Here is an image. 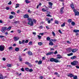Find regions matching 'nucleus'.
<instances>
[{"mask_svg": "<svg viewBox=\"0 0 79 79\" xmlns=\"http://www.w3.org/2000/svg\"><path fill=\"white\" fill-rule=\"evenodd\" d=\"M42 63V60H39L38 62V64H41Z\"/></svg>", "mask_w": 79, "mask_h": 79, "instance_id": "obj_20", "label": "nucleus"}, {"mask_svg": "<svg viewBox=\"0 0 79 79\" xmlns=\"http://www.w3.org/2000/svg\"><path fill=\"white\" fill-rule=\"evenodd\" d=\"M77 58V57L75 56H74L72 57H71V59L72 60H73V59H75V58Z\"/></svg>", "mask_w": 79, "mask_h": 79, "instance_id": "obj_18", "label": "nucleus"}, {"mask_svg": "<svg viewBox=\"0 0 79 79\" xmlns=\"http://www.w3.org/2000/svg\"><path fill=\"white\" fill-rule=\"evenodd\" d=\"M71 64L73 66H76L78 64V62L76 60H74L71 62Z\"/></svg>", "mask_w": 79, "mask_h": 79, "instance_id": "obj_4", "label": "nucleus"}, {"mask_svg": "<svg viewBox=\"0 0 79 79\" xmlns=\"http://www.w3.org/2000/svg\"><path fill=\"white\" fill-rule=\"evenodd\" d=\"M49 44L50 45H53V43L52 42H50Z\"/></svg>", "mask_w": 79, "mask_h": 79, "instance_id": "obj_29", "label": "nucleus"}, {"mask_svg": "<svg viewBox=\"0 0 79 79\" xmlns=\"http://www.w3.org/2000/svg\"><path fill=\"white\" fill-rule=\"evenodd\" d=\"M45 20L46 21H48L50 20V19L48 18H46Z\"/></svg>", "mask_w": 79, "mask_h": 79, "instance_id": "obj_41", "label": "nucleus"}, {"mask_svg": "<svg viewBox=\"0 0 79 79\" xmlns=\"http://www.w3.org/2000/svg\"><path fill=\"white\" fill-rule=\"evenodd\" d=\"M71 24L72 26H75L76 24V23H75L74 22H72Z\"/></svg>", "mask_w": 79, "mask_h": 79, "instance_id": "obj_25", "label": "nucleus"}, {"mask_svg": "<svg viewBox=\"0 0 79 79\" xmlns=\"http://www.w3.org/2000/svg\"><path fill=\"white\" fill-rule=\"evenodd\" d=\"M58 23L59 22L57 20H55V24H58Z\"/></svg>", "mask_w": 79, "mask_h": 79, "instance_id": "obj_33", "label": "nucleus"}, {"mask_svg": "<svg viewBox=\"0 0 79 79\" xmlns=\"http://www.w3.org/2000/svg\"><path fill=\"white\" fill-rule=\"evenodd\" d=\"M53 39H51L49 40V42H53Z\"/></svg>", "mask_w": 79, "mask_h": 79, "instance_id": "obj_54", "label": "nucleus"}, {"mask_svg": "<svg viewBox=\"0 0 79 79\" xmlns=\"http://www.w3.org/2000/svg\"><path fill=\"white\" fill-rule=\"evenodd\" d=\"M47 40H50V38L49 37H47Z\"/></svg>", "mask_w": 79, "mask_h": 79, "instance_id": "obj_43", "label": "nucleus"}, {"mask_svg": "<svg viewBox=\"0 0 79 79\" xmlns=\"http://www.w3.org/2000/svg\"><path fill=\"white\" fill-rule=\"evenodd\" d=\"M58 53V52L56 51L54 53V54H55V55H56V54Z\"/></svg>", "mask_w": 79, "mask_h": 79, "instance_id": "obj_52", "label": "nucleus"}, {"mask_svg": "<svg viewBox=\"0 0 79 79\" xmlns=\"http://www.w3.org/2000/svg\"><path fill=\"white\" fill-rule=\"evenodd\" d=\"M50 61L51 62H54L55 63H58V62H59V60H58L53 58H51L50 60Z\"/></svg>", "mask_w": 79, "mask_h": 79, "instance_id": "obj_3", "label": "nucleus"}, {"mask_svg": "<svg viewBox=\"0 0 79 79\" xmlns=\"http://www.w3.org/2000/svg\"><path fill=\"white\" fill-rule=\"evenodd\" d=\"M33 21L35 24H36V23H37V20H36L35 19H34L33 20Z\"/></svg>", "mask_w": 79, "mask_h": 79, "instance_id": "obj_32", "label": "nucleus"}, {"mask_svg": "<svg viewBox=\"0 0 79 79\" xmlns=\"http://www.w3.org/2000/svg\"><path fill=\"white\" fill-rule=\"evenodd\" d=\"M70 7L72 10H75V7H74V4L73 3H72L70 4Z\"/></svg>", "mask_w": 79, "mask_h": 79, "instance_id": "obj_7", "label": "nucleus"}, {"mask_svg": "<svg viewBox=\"0 0 79 79\" xmlns=\"http://www.w3.org/2000/svg\"><path fill=\"white\" fill-rule=\"evenodd\" d=\"M11 15H15V13L13 11H12L11 12Z\"/></svg>", "mask_w": 79, "mask_h": 79, "instance_id": "obj_39", "label": "nucleus"}, {"mask_svg": "<svg viewBox=\"0 0 79 79\" xmlns=\"http://www.w3.org/2000/svg\"><path fill=\"white\" fill-rule=\"evenodd\" d=\"M9 50H13V48L12 47H10L9 48Z\"/></svg>", "mask_w": 79, "mask_h": 79, "instance_id": "obj_42", "label": "nucleus"}, {"mask_svg": "<svg viewBox=\"0 0 79 79\" xmlns=\"http://www.w3.org/2000/svg\"><path fill=\"white\" fill-rule=\"evenodd\" d=\"M59 33H60V34H62V33L61 32V30H59Z\"/></svg>", "mask_w": 79, "mask_h": 79, "instance_id": "obj_60", "label": "nucleus"}, {"mask_svg": "<svg viewBox=\"0 0 79 79\" xmlns=\"http://www.w3.org/2000/svg\"><path fill=\"white\" fill-rule=\"evenodd\" d=\"M33 71V70L32 69H30V72H32Z\"/></svg>", "mask_w": 79, "mask_h": 79, "instance_id": "obj_64", "label": "nucleus"}, {"mask_svg": "<svg viewBox=\"0 0 79 79\" xmlns=\"http://www.w3.org/2000/svg\"><path fill=\"white\" fill-rule=\"evenodd\" d=\"M14 38L15 41H17L19 39V37H14Z\"/></svg>", "mask_w": 79, "mask_h": 79, "instance_id": "obj_17", "label": "nucleus"}, {"mask_svg": "<svg viewBox=\"0 0 79 79\" xmlns=\"http://www.w3.org/2000/svg\"><path fill=\"white\" fill-rule=\"evenodd\" d=\"M25 69L27 71H30V69H29L28 68H25Z\"/></svg>", "mask_w": 79, "mask_h": 79, "instance_id": "obj_31", "label": "nucleus"}, {"mask_svg": "<svg viewBox=\"0 0 79 79\" xmlns=\"http://www.w3.org/2000/svg\"><path fill=\"white\" fill-rule=\"evenodd\" d=\"M2 60L4 61H5V60H6V59L5 58H2Z\"/></svg>", "mask_w": 79, "mask_h": 79, "instance_id": "obj_63", "label": "nucleus"}, {"mask_svg": "<svg viewBox=\"0 0 79 79\" xmlns=\"http://www.w3.org/2000/svg\"><path fill=\"white\" fill-rule=\"evenodd\" d=\"M48 3L49 5L50 6L48 7V8H51V9H52V5H53V3L50 2H49Z\"/></svg>", "mask_w": 79, "mask_h": 79, "instance_id": "obj_9", "label": "nucleus"}, {"mask_svg": "<svg viewBox=\"0 0 79 79\" xmlns=\"http://www.w3.org/2000/svg\"><path fill=\"white\" fill-rule=\"evenodd\" d=\"M73 55V53L72 52L69 54H67V55L69 56H72V55Z\"/></svg>", "mask_w": 79, "mask_h": 79, "instance_id": "obj_22", "label": "nucleus"}, {"mask_svg": "<svg viewBox=\"0 0 79 79\" xmlns=\"http://www.w3.org/2000/svg\"><path fill=\"white\" fill-rule=\"evenodd\" d=\"M30 21L31 22V23H30V26H34V22L31 19H30Z\"/></svg>", "mask_w": 79, "mask_h": 79, "instance_id": "obj_10", "label": "nucleus"}, {"mask_svg": "<svg viewBox=\"0 0 79 79\" xmlns=\"http://www.w3.org/2000/svg\"><path fill=\"white\" fill-rule=\"evenodd\" d=\"M41 35L42 36V35H44V33H40V35Z\"/></svg>", "mask_w": 79, "mask_h": 79, "instance_id": "obj_62", "label": "nucleus"}, {"mask_svg": "<svg viewBox=\"0 0 79 79\" xmlns=\"http://www.w3.org/2000/svg\"><path fill=\"white\" fill-rule=\"evenodd\" d=\"M61 27H64V26H65V23H63V24L61 25Z\"/></svg>", "mask_w": 79, "mask_h": 79, "instance_id": "obj_40", "label": "nucleus"}, {"mask_svg": "<svg viewBox=\"0 0 79 79\" xmlns=\"http://www.w3.org/2000/svg\"><path fill=\"white\" fill-rule=\"evenodd\" d=\"M33 34L34 35H36V33L35 32H33Z\"/></svg>", "mask_w": 79, "mask_h": 79, "instance_id": "obj_49", "label": "nucleus"}, {"mask_svg": "<svg viewBox=\"0 0 79 79\" xmlns=\"http://www.w3.org/2000/svg\"><path fill=\"white\" fill-rule=\"evenodd\" d=\"M22 44H25V41L24 40H22Z\"/></svg>", "mask_w": 79, "mask_h": 79, "instance_id": "obj_47", "label": "nucleus"}, {"mask_svg": "<svg viewBox=\"0 0 79 79\" xmlns=\"http://www.w3.org/2000/svg\"><path fill=\"white\" fill-rule=\"evenodd\" d=\"M15 50L16 52H18L19 50V49L18 48H17L15 49Z\"/></svg>", "mask_w": 79, "mask_h": 79, "instance_id": "obj_23", "label": "nucleus"}, {"mask_svg": "<svg viewBox=\"0 0 79 79\" xmlns=\"http://www.w3.org/2000/svg\"><path fill=\"white\" fill-rule=\"evenodd\" d=\"M25 64H27V65H29L30 64V63H29V62H25Z\"/></svg>", "mask_w": 79, "mask_h": 79, "instance_id": "obj_34", "label": "nucleus"}, {"mask_svg": "<svg viewBox=\"0 0 79 79\" xmlns=\"http://www.w3.org/2000/svg\"><path fill=\"white\" fill-rule=\"evenodd\" d=\"M48 24H50L51 23V21L49 20L48 21Z\"/></svg>", "mask_w": 79, "mask_h": 79, "instance_id": "obj_57", "label": "nucleus"}, {"mask_svg": "<svg viewBox=\"0 0 79 79\" xmlns=\"http://www.w3.org/2000/svg\"><path fill=\"white\" fill-rule=\"evenodd\" d=\"M18 23V21H16L14 22V23H15V24H16Z\"/></svg>", "mask_w": 79, "mask_h": 79, "instance_id": "obj_56", "label": "nucleus"}, {"mask_svg": "<svg viewBox=\"0 0 79 79\" xmlns=\"http://www.w3.org/2000/svg\"><path fill=\"white\" fill-rule=\"evenodd\" d=\"M72 21V19H69L68 20V22L69 23H71Z\"/></svg>", "mask_w": 79, "mask_h": 79, "instance_id": "obj_24", "label": "nucleus"}, {"mask_svg": "<svg viewBox=\"0 0 79 79\" xmlns=\"http://www.w3.org/2000/svg\"><path fill=\"white\" fill-rule=\"evenodd\" d=\"M3 37H5V36H4L2 35H0V38H3Z\"/></svg>", "mask_w": 79, "mask_h": 79, "instance_id": "obj_46", "label": "nucleus"}, {"mask_svg": "<svg viewBox=\"0 0 79 79\" xmlns=\"http://www.w3.org/2000/svg\"><path fill=\"white\" fill-rule=\"evenodd\" d=\"M54 75H58V73L57 72H55L54 73Z\"/></svg>", "mask_w": 79, "mask_h": 79, "instance_id": "obj_50", "label": "nucleus"}, {"mask_svg": "<svg viewBox=\"0 0 79 79\" xmlns=\"http://www.w3.org/2000/svg\"><path fill=\"white\" fill-rule=\"evenodd\" d=\"M78 50L77 49H72V51L73 53H75Z\"/></svg>", "mask_w": 79, "mask_h": 79, "instance_id": "obj_16", "label": "nucleus"}, {"mask_svg": "<svg viewBox=\"0 0 79 79\" xmlns=\"http://www.w3.org/2000/svg\"><path fill=\"white\" fill-rule=\"evenodd\" d=\"M47 16H48V17H52V15H50V14H48L46 15Z\"/></svg>", "mask_w": 79, "mask_h": 79, "instance_id": "obj_44", "label": "nucleus"}, {"mask_svg": "<svg viewBox=\"0 0 79 79\" xmlns=\"http://www.w3.org/2000/svg\"><path fill=\"white\" fill-rule=\"evenodd\" d=\"M68 77H70L71 78V77H74V75L72 73H69L68 75Z\"/></svg>", "mask_w": 79, "mask_h": 79, "instance_id": "obj_13", "label": "nucleus"}, {"mask_svg": "<svg viewBox=\"0 0 79 79\" xmlns=\"http://www.w3.org/2000/svg\"><path fill=\"white\" fill-rule=\"evenodd\" d=\"M54 52H50L48 53H47L46 54V56H48V55H52V54H53Z\"/></svg>", "mask_w": 79, "mask_h": 79, "instance_id": "obj_14", "label": "nucleus"}, {"mask_svg": "<svg viewBox=\"0 0 79 79\" xmlns=\"http://www.w3.org/2000/svg\"><path fill=\"white\" fill-rule=\"evenodd\" d=\"M43 76H41L39 78L40 79H43Z\"/></svg>", "mask_w": 79, "mask_h": 79, "instance_id": "obj_48", "label": "nucleus"}, {"mask_svg": "<svg viewBox=\"0 0 79 79\" xmlns=\"http://www.w3.org/2000/svg\"><path fill=\"white\" fill-rule=\"evenodd\" d=\"M25 2H26V3H29L30 2H29L28 0H26L25 1Z\"/></svg>", "mask_w": 79, "mask_h": 79, "instance_id": "obj_30", "label": "nucleus"}, {"mask_svg": "<svg viewBox=\"0 0 79 79\" xmlns=\"http://www.w3.org/2000/svg\"><path fill=\"white\" fill-rule=\"evenodd\" d=\"M73 77L74 79H77V76H73Z\"/></svg>", "mask_w": 79, "mask_h": 79, "instance_id": "obj_36", "label": "nucleus"}, {"mask_svg": "<svg viewBox=\"0 0 79 79\" xmlns=\"http://www.w3.org/2000/svg\"><path fill=\"white\" fill-rule=\"evenodd\" d=\"M6 9L7 10H8L10 9V8L8 7H6Z\"/></svg>", "mask_w": 79, "mask_h": 79, "instance_id": "obj_55", "label": "nucleus"}, {"mask_svg": "<svg viewBox=\"0 0 79 79\" xmlns=\"http://www.w3.org/2000/svg\"><path fill=\"white\" fill-rule=\"evenodd\" d=\"M20 69L22 71H23V72L24 71V69L23 68H22V69Z\"/></svg>", "mask_w": 79, "mask_h": 79, "instance_id": "obj_45", "label": "nucleus"}, {"mask_svg": "<svg viewBox=\"0 0 79 79\" xmlns=\"http://www.w3.org/2000/svg\"><path fill=\"white\" fill-rule=\"evenodd\" d=\"M38 44L39 45H40V46H41V45H42L43 44V43L41 42H40L38 43Z\"/></svg>", "mask_w": 79, "mask_h": 79, "instance_id": "obj_28", "label": "nucleus"}, {"mask_svg": "<svg viewBox=\"0 0 79 79\" xmlns=\"http://www.w3.org/2000/svg\"><path fill=\"white\" fill-rule=\"evenodd\" d=\"M14 18V16H13L12 15H10L9 16V19H12V18Z\"/></svg>", "mask_w": 79, "mask_h": 79, "instance_id": "obj_26", "label": "nucleus"}, {"mask_svg": "<svg viewBox=\"0 0 79 79\" xmlns=\"http://www.w3.org/2000/svg\"><path fill=\"white\" fill-rule=\"evenodd\" d=\"M66 50L67 52L70 53V52H71V51H72V48H69L66 49Z\"/></svg>", "mask_w": 79, "mask_h": 79, "instance_id": "obj_11", "label": "nucleus"}, {"mask_svg": "<svg viewBox=\"0 0 79 79\" xmlns=\"http://www.w3.org/2000/svg\"><path fill=\"white\" fill-rule=\"evenodd\" d=\"M73 12L75 13V16H79V12L78 11H77L76 10V9H74L73 10Z\"/></svg>", "mask_w": 79, "mask_h": 79, "instance_id": "obj_5", "label": "nucleus"}, {"mask_svg": "<svg viewBox=\"0 0 79 79\" xmlns=\"http://www.w3.org/2000/svg\"><path fill=\"white\" fill-rule=\"evenodd\" d=\"M46 8L47 9L45 10L44 8H43L42 9V11L44 12H45V11H47L48 10V8L47 7H46Z\"/></svg>", "mask_w": 79, "mask_h": 79, "instance_id": "obj_15", "label": "nucleus"}, {"mask_svg": "<svg viewBox=\"0 0 79 79\" xmlns=\"http://www.w3.org/2000/svg\"><path fill=\"white\" fill-rule=\"evenodd\" d=\"M7 67H11V65L10 64H9L7 65Z\"/></svg>", "mask_w": 79, "mask_h": 79, "instance_id": "obj_38", "label": "nucleus"}, {"mask_svg": "<svg viewBox=\"0 0 79 79\" xmlns=\"http://www.w3.org/2000/svg\"><path fill=\"white\" fill-rule=\"evenodd\" d=\"M5 50V48H4V46L3 45H0V51L1 52L2 51H3Z\"/></svg>", "mask_w": 79, "mask_h": 79, "instance_id": "obj_8", "label": "nucleus"}, {"mask_svg": "<svg viewBox=\"0 0 79 79\" xmlns=\"http://www.w3.org/2000/svg\"><path fill=\"white\" fill-rule=\"evenodd\" d=\"M8 5H11V2L10 1L8 3Z\"/></svg>", "mask_w": 79, "mask_h": 79, "instance_id": "obj_51", "label": "nucleus"}, {"mask_svg": "<svg viewBox=\"0 0 79 79\" xmlns=\"http://www.w3.org/2000/svg\"><path fill=\"white\" fill-rule=\"evenodd\" d=\"M52 34L53 36H54V37L55 36L56 34H55V32H54V31H52Z\"/></svg>", "mask_w": 79, "mask_h": 79, "instance_id": "obj_35", "label": "nucleus"}, {"mask_svg": "<svg viewBox=\"0 0 79 79\" xmlns=\"http://www.w3.org/2000/svg\"><path fill=\"white\" fill-rule=\"evenodd\" d=\"M37 37H38L39 39H41V38H42V36L39 35H38Z\"/></svg>", "mask_w": 79, "mask_h": 79, "instance_id": "obj_37", "label": "nucleus"}, {"mask_svg": "<svg viewBox=\"0 0 79 79\" xmlns=\"http://www.w3.org/2000/svg\"><path fill=\"white\" fill-rule=\"evenodd\" d=\"M63 10H64V7H63L60 9V13L61 15L64 13V11Z\"/></svg>", "mask_w": 79, "mask_h": 79, "instance_id": "obj_12", "label": "nucleus"}, {"mask_svg": "<svg viewBox=\"0 0 79 79\" xmlns=\"http://www.w3.org/2000/svg\"><path fill=\"white\" fill-rule=\"evenodd\" d=\"M57 57L56 58L57 60H60V59H61V58H63V57L60 54H58L57 55Z\"/></svg>", "mask_w": 79, "mask_h": 79, "instance_id": "obj_6", "label": "nucleus"}, {"mask_svg": "<svg viewBox=\"0 0 79 79\" xmlns=\"http://www.w3.org/2000/svg\"><path fill=\"white\" fill-rule=\"evenodd\" d=\"M29 16L28 14H25L24 15L23 18H28L27 20L28 21V24L29 25H30V18H29Z\"/></svg>", "mask_w": 79, "mask_h": 79, "instance_id": "obj_2", "label": "nucleus"}, {"mask_svg": "<svg viewBox=\"0 0 79 79\" xmlns=\"http://www.w3.org/2000/svg\"><path fill=\"white\" fill-rule=\"evenodd\" d=\"M11 26H9L8 28L6 27H3L2 28L1 31L4 33L6 30H8V31H10V30L11 29Z\"/></svg>", "mask_w": 79, "mask_h": 79, "instance_id": "obj_1", "label": "nucleus"}, {"mask_svg": "<svg viewBox=\"0 0 79 79\" xmlns=\"http://www.w3.org/2000/svg\"><path fill=\"white\" fill-rule=\"evenodd\" d=\"M28 40H26L25 41V43H28Z\"/></svg>", "mask_w": 79, "mask_h": 79, "instance_id": "obj_59", "label": "nucleus"}, {"mask_svg": "<svg viewBox=\"0 0 79 79\" xmlns=\"http://www.w3.org/2000/svg\"><path fill=\"white\" fill-rule=\"evenodd\" d=\"M42 59L43 60H45V57H42Z\"/></svg>", "mask_w": 79, "mask_h": 79, "instance_id": "obj_61", "label": "nucleus"}, {"mask_svg": "<svg viewBox=\"0 0 79 79\" xmlns=\"http://www.w3.org/2000/svg\"><path fill=\"white\" fill-rule=\"evenodd\" d=\"M33 55V54H32L31 52H30V56H31V55Z\"/></svg>", "mask_w": 79, "mask_h": 79, "instance_id": "obj_58", "label": "nucleus"}, {"mask_svg": "<svg viewBox=\"0 0 79 79\" xmlns=\"http://www.w3.org/2000/svg\"><path fill=\"white\" fill-rule=\"evenodd\" d=\"M0 79H3V77L2 74H0Z\"/></svg>", "mask_w": 79, "mask_h": 79, "instance_id": "obj_27", "label": "nucleus"}, {"mask_svg": "<svg viewBox=\"0 0 79 79\" xmlns=\"http://www.w3.org/2000/svg\"><path fill=\"white\" fill-rule=\"evenodd\" d=\"M79 30H74L73 31V32H75L76 33H77V32H79Z\"/></svg>", "mask_w": 79, "mask_h": 79, "instance_id": "obj_19", "label": "nucleus"}, {"mask_svg": "<svg viewBox=\"0 0 79 79\" xmlns=\"http://www.w3.org/2000/svg\"><path fill=\"white\" fill-rule=\"evenodd\" d=\"M75 67L77 69H79V66L77 65V66H75Z\"/></svg>", "mask_w": 79, "mask_h": 79, "instance_id": "obj_53", "label": "nucleus"}, {"mask_svg": "<svg viewBox=\"0 0 79 79\" xmlns=\"http://www.w3.org/2000/svg\"><path fill=\"white\" fill-rule=\"evenodd\" d=\"M19 59L20 61H22L23 59L21 58V56H19Z\"/></svg>", "mask_w": 79, "mask_h": 79, "instance_id": "obj_21", "label": "nucleus"}]
</instances>
